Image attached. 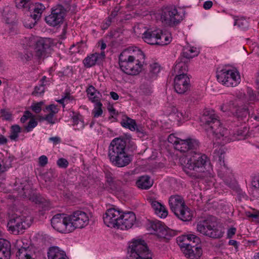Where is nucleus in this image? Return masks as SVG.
<instances>
[{
	"label": "nucleus",
	"instance_id": "1",
	"mask_svg": "<svg viewBox=\"0 0 259 259\" xmlns=\"http://www.w3.org/2000/svg\"><path fill=\"white\" fill-rule=\"evenodd\" d=\"M181 161L184 163L185 172L195 180L203 179L212 170L209 159L205 154L190 151L182 158Z\"/></svg>",
	"mask_w": 259,
	"mask_h": 259
},
{
	"label": "nucleus",
	"instance_id": "2",
	"mask_svg": "<svg viewBox=\"0 0 259 259\" xmlns=\"http://www.w3.org/2000/svg\"><path fill=\"white\" fill-rule=\"evenodd\" d=\"M201 125L208 133L214 135L217 139L221 140V144H225L231 141L238 139L235 135L230 134L228 130L221 126L218 117L213 112L204 113L201 118Z\"/></svg>",
	"mask_w": 259,
	"mask_h": 259
},
{
	"label": "nucleus",
	"instance_id": "3",
	"mask_svg": "<svg viewBox=\"0 0 259 259\" xmlns=\"http://www.w3.org/2000/svg\"><path fill=\"white\" fill-rule=\"evenodd\" d=\"M127 139H131V138H114L109 147L108 156L110 160L118 167L127 165L132 160L131 155L126 149Z\"/></svg>",
	"mask_w": 259,
	"mask_h": 259
},
{
	"label": "nucleus",
	"instance_id": "4",
	"mask_svg": "<svg viewBox=\"0 0 259 259\" xmlns=\"http://www.w3.org/2000/svg\"><path fill=\"white\" fill-rule=\"evenodd\" d=\"M26 49L24 57L26 60H31L33 56L38 58L43 57L46 55L47 50L53 46V41L49 38H40L37 39L34 37L26 38Z\"/></svg>",
	"mask_w": 259,
	"mask_h": 259
},
{
	"label": "nucleus",
	"instance_id": "5",
	"mask_svg": "<svg viewBox=\"0 0 259 259\" xmlns=\"http://www.w3.org/2000/svg\"><path fill=\"white\" fill-rule=\"evenodd\" d=\"M157 20L168 26H174L179 23L183 19V15L174 6H167L162 8L155 14Z\"/></svg>",
	"mask_w": 259,
	"mask_h": 259
},
{
	"label": "nucleus",
	"instance_id": "6",
	"mask_svg": "<svg viewBox=\"0 0 259 259\" xmlns=\"http://www.w3.org/2000/svg\"><path fill=\"white\" fill-rule=\"evenodd\" d=\"M127 255L129 259H152L145 241L141 239H133L128 243Z\"/></svg>",
	"mask_w": 259,
	"mask_h": 259
},
{
	"label": "nucleus",
	"instance_id": "7",
	"mask_svg": "<svg viewBox=\"0 0 259 259\" xmlns=\"http://www.w3.org/2000/svg\"><path fill=\"white\" fill-rule=\"evenodd\" d=\"M196 228L200 234L213 238H221L224 233L222 227L215 226V223L209 219L199 221Z\"/></svg>",
	"mask_w": 259,
	"mask_h": 259
},
{
	"label": "nucleus",
	"instance_id": "8",
	"mask_svg": "<svg viewBox=\"0 0 259 259\" xmlns=\"http://www.w3.org/2000/svg\"><path fill=\"white\" fill-rule=\"evenodd\" d=\"M218 81L227 87H236L241 81L239 72L235 69H222L217 72Z\"/></svg>",
	"mask_w": 259,
	"mask_h": 259
},
{
	"label": "nucleus",
	"instance_id": "9",
	"mask_svg": "<svg viewBox=\"0 0 259 259\" xmlns=\"http://www.w3.org/2000/svg\"><path fill=\"white\" fill-rule=\"evenodd\" d=\"M32 222V218L30 216L23 214L14 217L8 224L9 230L13 234L22 233L24 230L28 228Z\"/></svg>",
	"mask_w": 259,
	"mask_h": 259
},
{
	"label": "nucleus",
	"instance_id": "10",
	"mask_svg": "<svg viewBox=\"0 0 259 259\" xmlns=\"http://www.w3.org/2000/svg\"><path fill=\"white\" fill-rule=\"evenodd\" d=\"M51 225L57 231L62 233H69L72 232L69 215L64 213L55 215L51 219Z\"/></svg>",
	"mask_w": 259,
	"mask_h": 259
},
{
	"label": "nucleus",
	"instance_id": "11",
	"mask_svg": "<svg viewBox=\"0 0 259 259\" xmlns=\"http://www.w3.org/2000/svg\"><path fill=\"white\" fill-rule=\"evenodd\" d=\"M26 242V239H20L14 243V247L17 250L16 257L18 259H35L34 251L28 246Z\"/></svg>",
	"mask_w": 259,
	"mask_h": 259
},
{
	"label": "nucleus",
	"instance_id": "12",
	"mask_svg": "<svg viewBox=\"0 0 259 259\" xmlns=\"http://www.w3.org/2000/svg\"><path fill=\"white\" fill-rule=\"evenodd\" d=\"M72 232L77 228H82L89 222V215L85 212L77 210L69 215Z\"/></svg>",
	"mask_w": 259,
	"mask_h": 259
},
{
	"label": "nucleus",
	"instance_id": "13",
	"mask_svg": "<svg viewBox=\"0 0 259 259\" xmlns=\"http://www.w3.org/2000/svg\"><path fill=\"white\" fill-rule=\"evenodd\" d=\"M65 10L63 6L59 5L52 9L51 14L45 18L46 23L51 26H56L63 21Z\"/></svg>",
	"mask_w": 259,
	"mask_h": 259
},
{
	"label": "nucleus",
	"instance_id": "14",
	"mask_svg": "<svg viewBox=\"0 0 259 259\" xmlns=\"http://www.w3.org/2000/svg\"><path fill=\"white\" fill-rule=\"evenodd\" d=\"M221 109L224 112H230L238 118L245 117L248 114L247 110L245 107L239 106L238 101L237 100L223 104Z\"/></svg>",
	"mask_w": 259,
	"mask_h": 259
},
{
	"label": "nucleus",
	"instance_id": "15",
	"mask_svg": "<svg viewBox=\"0 0 259 259\" xmlns=\"http://www.w3.org/2000/svg\"><path fill=\"white\" fill-rule=\"evenodd\" d=\"M121 212L115 207L108 209L103 215L104 224L108 227L117 228Z\"/></svg>",
	"mask_w": 259,
	"mask_h": 259
},
{
	"label": "nucleus",
	"instance_id": "16",
	"mask_svg": "<svg viewBox=\"0 0 259 259\" xmlns=\"http://www.w3.org/2000/svg\"><path fill=\"white\" fill-rule=\"evenodd\" d=\"M136 221L135 214L132 211L121 212V217L117 225V229L127 230L131 229Z\"/></svg>",
	"mask_w": 259,
	"mask_h": 259
},
{
	"label": "nucleus",
	"instance_id": "17",
	"mask_svg": "<svg viewBox=\"0 0 259 259\" xmlns=\"http://www.w3.org/2000/svg\"><path fill=\"white\" fill-rule=\"evenodd\" d=\"M190 79L187 74H177L174 80V89L175 91L183 94L189 89Z\"/></svg>",
	"mask_w": 259,
	"mask_h": 259
},
{
	"label": "nucleus",
	"instance_id": "18",
	"mask_svg": "<svg viewBox=\"0 0 259 259\" xmlns=\"http://www.w3.org/2000/svg\"><path fill=\"white\" fill-rule=\"evenodd\" d=\"M148 228L159 238H166L168 231L164 224L159 221L150 222L148 225Z\"/></svg>",
	"mask_w": 259,
	"mask_h": 259
},
{
	"label": "nucleus",
	"instance_id": "19",
	"mask_svg": "<svg viewBox=\"0 0 259 259\" xmlns=\"http://www.w3.org/2000/svg\"><path fill=\"white\" fill-rule=\"evenodd\" d=\"M199 146V142L195 139L188 138L186 140L180 139L176 149L182 152H185L189 150L196 149Z\"/></svg>",
	"mask_w": 259,
	"mask_h": 259
},
{
	"label": "nucleus",
	"instance_id": "20",
	"mask_svg": "<svg viewBox=\"0 0 259 259\" xmlns=\"http://www.w3.org/2000/svg\"><path fill=\"white\" fill-rule=\"evenodd\" d=\"M178 241L180 242L182 247L198 245L200 242L199 238L193 234L184 235L178 238Z\"/></svg>",
	"mask_w": 259,
	"mask_h": 259
},
{
	"label": "nucleus",
	"instance_id": "21",
	"mask_svg": "<svg viewBox=\"0 0 259 259\" xmlns=\"http://www.w3.org/2000/svg\"><path fill=\"white\" fill-rule=\"evenodd\" d=\"M171 210L176 214L186 204L184 199L179 195L171 196L168 200Z\"/></svg>",
	"mask_w": 259,
	"mask_h": 259
},
{
	"label": "nucleus",
	"instance_id": "22",
	"mask_svg": "<svg viewBox=\"0 0 259 259\" xmlns=\"http://www.w3.org/2000/svg\"><path fill=\"white\" fill-rule=\"evenodd\" d=\"M105 57V52L95 53L88 56L83 61L84 66L87 68H90L96 65L97 63L103 60Z\"/></svg>",
	"mask_w": 259,
	"mask_h": 259
},
{
	"label": "nucleus",
	"instance_id": "23",
	"mask_svg": "<svg viewBox=\"0 0 259 259\" xmlns=\"http://www.w3.org/2000/svg\"><path fill=\"white\" fill-rule=\"evenodd\" d=\"M148 201L157 215L161 218L167 217L168 211L163 204L152 198L148 199Z\"/></svg>",
	"mask_w": 259,
	"mask_h": 259
},
{
	"label": "nucleus",
	"instance_id": "24",
	"mask_svg": "<svg viewBox=\"0 0 259 259\" xmlns=\"http://www.w3.org/2000/svg\"><path fill=\"white\" fill-rule=\"evenodd\" d=\"M160 33L159 29H147L145 30L142 34V38L144 41L151 45H157V38Z\"/></svg>",
	"mask_w": 259,
	"mask_h": 259
},
{
	"label": "nucleus",
	"instance_id": "25",
	"mask_svg": "<svg viewBox=\"0 0 259 259\" xmlns=\"http://www.w3.org/2000/svg\"><path fill=\"white\" fill-rule=\"evenodd\" d=\"M184 254L190 259H198L202 255L201 248L198 245L182 247Z\"/></svg>",
	"mask_w": 259,
	"mask_h": 259
},
{
	"label": "nucleus",
	"instance_id": "26",
	"mask_svg": "<svg viewBox=\"0 0 259 259\" xmlns=\"http://www.w3.org/2000/svg\"><path fill=\"white\" fill-rule=\"evenodd\" d=\"M124 51L134 61L143 64L145 59V55L140 49L136 47H130Z\"/></svg>",
	"mask_w": 259,
	"mask_h": 259
},
{
	"label": "nucleus",
	"instance_id": "27",
	"mask_svg": "<svg viewBox=\"0 0 259 259\" xmlns=\"http://www.w3.org/2000/svg\"><path fill=\"white\" fill-rule=\"evenodd\" d=\"M11 244L8 240L0 239V259H9L11 255Z\"/></svg>",
	"mask_w": 259,
	"mask_h": 259
},
{
	"label": "nucleus",
	"instance_id": "28",
	"mask_svg": "<svg viewBox=\"0 0 259 259\" xmlns=\"http://www.w3.org/2000/svg\"><path fill=\"white\" fill-rule=\"evenodd\" d=\"M128 67H125V70H122L125 73L131 75H136L141 71L143 67V64L137 61H133V63L128 65Z\"/></svg>",
	"mask_w": 259,
	"mask_h": 259
},
{
	"label": "nucleus",
	"instance_id": "29",
	"mask_svg": "<svg viewBox=\"0 0 259 259\" xmlns=\"http://www.w3.org/2000/svg\"><path fill=\"white\" fill-rule=\"evenodd\" d=\"M121 124L123 127L128 128L132 131L142 132V129L137 125L136 121L127 116H125L122 119Z\"/></svg>",
	"mask_w": 259,
	"mask_h": 259
},
{
	"label": "nucleus",
	"instance_id": "30",
	"mask_svg": "<svg viewBox=\"0 0 259 259\" xmlns=\"http://www.w3.org/2000/svg\"><path fill=\"white\" fill-rule=\"evenodd\" d=\"M48 259H69L66 253L58 247H51L48 252Z\"/></svg>",
	"mask_w": 259,
	"mask_h": 259
},
{
	"label": "nucleus",
	"instance_id": "31",
	"mask_svg": "<svg viewBox=\"0 0 259 259\" xmlns=\"http://www.w3.org/2000/svg\"><path fill=\"white\" fill-rule=\"evenodd\" d=\"M199 54V51L196 47L190 46H185L183 50L182 56L181 57L183 60H188L195 57Z\"/></svg>",
	"mask_w": 259,
	"mask_h": 259
},
{
	"label": "nucleus",
	"instance_id": "32",
	"mask_svg": "<svg viewBox=\"0 0 259 259\" xmlns=\"http://www.w3.org/2000/svg\"><path fill=\"white\" fill-rule=\"evenodd\" d=\"M87 93L89 100L92 102L97 104L101 103L100 100L102 95L99 91H98L94 87L90 85L87 89Z\"/></svg>",
	"mask_w": 259,
	"mask_h": 259
},
{
	"label": "nucleus",
	"instance_id": "33",
	"mask_svg": "<svg viewBox=\"0 0 259 259\" xmlns=\"http://www.w3.org/2000/svg\"><path fill=\"white\" fill-rule=\"evenodd\" d=\"M188 61L183 60L181 57L179 58L174 67L175 72L178 74H186L188 70Z\"/></svg>",
	"mask_w": 259,
	"mask_h": 259
},
{
	"label": "nucleus",
	"instance_id": "34",
	"mask_svg": "<svg viewBox=\"0 0 259 259\" xmlns=\"http://www.w3.org/2000/svg\"><path fill=\"white\" fill-rule=\"evenodd\" d=\"M179 219L183 221H189L193 218V213L190 209L185 205L175 214Z\"/></svg>",
	"mask_w": 259,
	"mask_h": 259
},
{
	"label": "nucleus",
	"instance_id": "35",
	"mask_svg": "<svg viewBox=\"0 0 259 259\" xmlns=\"http://www.w3.org/2000/svg\"><path fill=\"white\" fill-rule=\"evenodd\" d=\"M171 114L175 116L178 121H184L188 119V113L182 109L174 107L172 108Z\"/></svg>",
	"mask_w": 259,
	"mask_h": 259
},
{
	"label": "nucleus",
	"instance_id": "36",
	"mask_svg": "<svg viewBox=\"0 0 259 259\" xmlns=\"http://www.w3.org/2000/svg\"><path fill=\"white\" fill-rule=\"evenodd\" d=\"M40 83L34 87V91L32 92V95L34 96L39 97L43 95L45 91V86L48 83L47 80V77L44 76L40 80Z\"/></svg>",
	"mask_w": 259,
	"mask_h": 259
},
{
	"label": "nucleus",
	"instance_id": "37",
	"mask_svg": "<svg viewBox=\"0 0 259 259\" xmlns=\"http://www.w3.org/2000/svg\"><path fill=\"white\" fill-rule=\"evenodd\" d=\"M157 39V45L163 46L169 44L171 41L172 37L170 33L163 32L160 30Z\"/></svg>",
	"mask_w": 259,
	"mask_h": 259
},
{
	"label": "nucleus",
	"instance_id": "38",
	"mask_svg": "<svg viewBox=\"0 0 259 259\" xmlns=\"http://www.w3.org/2000/svg\"><path fill=\"white\" fill-rule=\"evenodd\" d=\"M136 184L139 188L148 189L152 186V182L148 176H142L137 181Z\"/></svg>",
	"mask_w": 259,
	"mask_h": 259
},
{
	"label": "nucleus",
	"instance_id": "39",
	"mask_svg": "<svg viewBox=\"0 0 259 259\" xmlns=\"http://www.w3.org/2000/svg\"><path fill=\"white\" fill-rule=\"evenodd\" d=\"M223 162L224 163V161H223ZM218 175L220 178L227 180V178L231 177L232 173L227 165L224 163L218 171Z\"/></svg>",
	"mask_w": 259,
	"mask_h": 259
},
{
	"label": "nucleus",
	"instance_id": "40",
	"mask_svg": "<svg viewBox=\"0 0 259 259\" xmlns=\"http://www.w3.org/2000/svg\"><path fill=\"white\" fill-rule=\"evenodd\" d=\"M107 186L112 190H116L117 189V182L114 181L112 174L110 172H106L105 174Z\"/></svg>",
	"mask_w": 259,
	"mask_h": 259
},
{
	"label": "nucleus",
	"instance_id": "41",
	"mask_svg": "<svg viewBox=\"0 0 259 259\" xmlns=\"http://www.w3.org/2000/svg\"><path fill=\"white\" fill-rule=\"evenodd\" d=\"M73 125H76L78 129H82L84 127L83 117L79 113H76L72 116Z\"/></svg>",
	"mask_w": 259,
	"mask_h": 259
},
{
	"label": "nucleus",
	"instance_id": "42",
	"mask_svg": "<svg viewBox=\"0 0 259 259\" xmlns=\"http://www.w3.org/2000/svg\"><path fill=\"white\" fill-rule=\"evenodd\" d=\"M45 7L41 3H36L34 8L33 14H32L35 19L38 20L41 17V14L45 10Z\"/></svg>",
	"mask_w": 259,
	"mask_h": 259
},
{
	"label": "nucleus",
	"instance_id": "43",
	"mask_svg": "<svg viewBox=\"0 0 259 259\" xmlns=\"http://www.w3.org/2000/svg\"><path fill=\"white\" fill-rule=\"evenodd\" d=\"M37 21L38 20L35 19V18L31 14L24 19L23 24L26 28H32L36 24Z\"/></svg>",
	"mask_w": 259,
	"mask_h": 259
},
{
	"label": "nucleus",
	"instance_id": "44",
	"mask_svg": "<svg viewBox=\"0 0 259 259\" xmlns=\"http://www.w3.org/2000/svg\"><path fill=\"white\" fill-rule=\"evenodd\" d=\"M132 60H134L129 55L123 50L119 56V65L121 66L124 65V63H127Z\"/></svg>",
	"mask_w": 259,
	"mask_h": 259
},
{
	"label": "nucleus",
	"instance_id": "45",
	"mask_svg": "<svg viewBox=\"0 0 259 259\" xmlns=\"http://www.w3.org/2000/svg\"><path fill=\"white\" fill-rule=\"evenodd\" d=\"M21 132V128L18 125H14L11 127V133L10 136L11 140L17 141L19 134Z\"/></svg>",
	"mask_w": 259,
	"mask_h": 259
},
{
	"label": "nucleus",
	"instance_id": "46",
	"mask_svg": "<svg viewBox=\"0 0 259 259\" xmlns=\"http://www.w3.org/2000/svg\"><path fill=\"white\" fill-rule=\"evenodd\" d=\"M234 25H237L240 28L245 29L248 27V21L243 17H240L235 19Z\"/></svg>",
	"mask_w": 259,
	"mask_h": 259
},
{
	"label": "nucleus",
	"instance_id": "47",
	"mask_svg": "<svg viewBox=\"0 0 259 259\" xmlns=\"http://www.w3.org/2000/svg\"><path fill=\"white\" fill-rule=\"evenodd\" d=\"M11 167V160L8 158H5L2 160V165L0 166V173H3Z\"/></svg>",
	"mask_w": 259,
	"mask_h": 259
},
{
	"label": "nucleus",
	"instance_id": "48",
	"mask_svg": "<svg viewBox=\"0 0 259 259\" xmlns=\"http://www.w3.org/2000/svg\"><path fill=\"white\" fill-rule=\"evenodd\" d=\"M102 107V104L101 103V102L97 104H95V107L92 111V113L95 117H98L102 115L103 113Z\"/></svg>",
	"mask_w": 259,
	"mask_h": 259
},
{
	"label": "nucleus",
	"instance_id": "49",
	"mask_svg": "<svg viewBox=\"0 0 259 259\" xmlns=\"http://www.w3.org/2000/svg\"><path fill=\"white\" fill-rule=\"evenodd\" d=\"M245 215L247 217L252 219V221L259 223V210L253 209L252 213L249 211L245 212Z\"/></svg>",
	"mask_w": 259,
	"mask_h": 259
},
{
	"label": "nucleus",
	"instance_id": "50",
	"mask_svg": "<svg viewBox=\"0 0 259 259\" xmlns=\"http://www.w3.org/2000/svg\"><path fill=\"white\" fill-rule=\"evenodd\" d=\"M160 66L157 63H154L150 65V74L152 78H155L157 74L160 72Z\"/></svg>",
	"mask_w": 259,
	"mask_h": 259
},
{
	"label": "nucleus",
	"instance_id": "51",
	"mask_svg": "<svg viewBox=\"0 0 259 259\" xmlns=\"http://www.w3.org/2000/svg\"><path fill=\"white\" fill-rule=\"evenodd\" d=\"M31 0H16V5L18 8H27Z\"/></svg>",
	"mask_w": 259,
	"mask_h": 259
},
{
	"label": "nucleus",
	"instance_id": "52",
	"mask_svg": "<svg viewBox=\"0 0 259 259\" xmlns=\"http://www.w3.org/2000/svg\"><path fill=\"white\" fill-rule=\"evenodd\" d=\"M23 196L24 197L28 198L30 200L35 202V203H39L42 202V201L40 199V198L38 196L34 195V194H27L26 193L24 192Z\"/></svg>",
	"mask_w": 259,
	"mask_h": 259
},
{
	"label": "nucleus",
	"instance_id": "53",
	"mask_svg": "<svg viewBox=\"0 0 259 259\" xmlns=\"http://www.w3.org/2000/svg\"><path fill=\"white\" fill-rule=\"evenodd\" d=\"M37 125V122L33 118H31L28 124L25 126V130L26 132H30Z\"/></svg>",
	"mask_w": 259,
	"mask_h": 259
},
{
	"label": "nucleus",
	"instance_id": "54",
	"mask_svg": "<svg viewBox=\"0 0 259 259\" xmlns=\"http://www.w3.org/2000/svg\"><path fill=\"white\" fill-rule=\"evenodd\" d=\"M180 140V138L176 137L174 134H170L167 138L168 142L174 145L175 149L176 148V144H178Z\"/></svg>",
	"mask_w": 259,
	"mask_h": 259
},
{
	"label": "nucleus",
	"instance_id": "55",
	"mask_svg": "<svg viewBox=\"0 0 259 259\" xmlns=\"http://www.w3.org/2000/svg\"><path fill=\"white\" fill-rule=\"evenodd\" d=\"M1 112L2 114L1 116L3 119L7 120H10L12 119V114L9 111L5 109H2Z\"/></svg>",
	"mask_w": 259,
	"mask_h": 259
},
{
	"label": "nucleus",
	"instance_id": "56",
	"mask_svg": "<svg viewBox=\"0 0 259 259\" xmlns=\"http://www.w3.org/2000/svg\"><path fill=\"white\" fill-rule=\"evenodd\" d=\"M46 110L49 112V113H52L55 115L58 112L59 109L57 106L52 104L47 106L46 107Z\"/></svg>",
	"mask_w": 259,
	"mask_h": 259
},
{
	"label": "nucleus",
	"instance_id": "57",
	"mask_svg": "<svg viewBox=\"0 0 259 259\" xmlns=\"http://www.w3.org/2000/svg\"><path fill=\"white\" fill-rule=\"evenodd\" d=\"M251 185L254 191H259V177H255L252 179Z\"/></svg>",
	"mask_w": 259,
	"mask_h": 259
},
{
	"label": "nucleus",
	"instance_id": "58",
	"mask_svg": "<svg viewBox=\"0 0 259 259\" xmlns=\"http://www.w3.org/2000/svg\"><path fill=\"white\" fill-rule=\"evenodd\" d=\"M59 167L61 168H66L68 165V161L65 158H59L57 162Z\"/></svg>",
	"mask_w": 259,
	"mask_h": 259
},
{
	"label": "nucleus",
	"instance_id": "59",
	"mask_svg": "<svg viewBox=\"0 0 259 259\" xmlns=\"http://www.w3.org/2000/svg\"><path fill=\"white\" fill-rule=\"evenodd\" d=\"M72 99L73 97L70 95V93H66L61 99L58 101L60 103L64 104V103H68L70 100Z\"/></svg>",
	"mask_w": 259,
	"mask_h": 259
},
{
	"label": "nucleus",
	"instance_id": "60",
	"mask_svg": "<svg viewBox=\"0 0 259 259\" xmlns=\"http://www.w3.org/2000/svg\"><path fill=\"white\" fill-rule=\"evenodd\" d=\"M54 114L52 113H49L44 117V119L50 123L54 124L56 121V118L54 117Z\"/></svg>",
	"mask_w": 259,
	"mask_h": 259
},
{
	"label": "nucleus",
	"instance_id": "61",
	"mask_svg": "<svg viewBox=\"0 0 259 259\" xmlns=\"http://www.w3.org/2000/svg\"><path fill=\"white\" fill-rule=\"evenodd\" d=\"M42 104V102H39L35 103L33 105H32L31 108L32 110L35 112L36 113H39L41 110V105Z\"/></svg>",
	"mask_w": 259,
	"mask_h": 259
},
{
	"label": "nucleus",
	"instance_id": "62",
	"mask_svg": "<svg viewBox=\"0 0 259 259\" xmlns=\"http://www.w3.org/2000/svg\"><path fill=\"white\" fill-rule=\"evenodd\" d=\"M39 164L41 166H45L48 163V158L45 155L39 157Z\"/></svg>",
	"mask_w": 259,
	"mask_h": 259
},
{
	"label": "nucleus",
	"instance_id": "63",
	"mask_svg": "<svg viewBox=\"0 0 259 259\" xmlns=\"http://www.w3.org/2000/svg\"><path fill=\"white\" fill-rule=\"evenodd\" d=\"M32 117V113L28 111H25L23 116L21 118V121L22 123H24L28 119Z\"/></svg>",
	"mask_w": 259,
	"mask_h": 259
},
{
	"label": "nucleus",
	"instance_id": "64",
	"mask_svg": "<svg viewBox=\"0 0 259 259\" xmlns=\"http://www.w3.org/2000/svg\"><path fill=\"white\" fill-rule=\"evenodd\" d=\"M112 18L109 16L104 22L102 27L103 29H107L111 24Z\"/></svg>",
	"mask_w": 259,
	"mask_h": 259
}]
</instances>
